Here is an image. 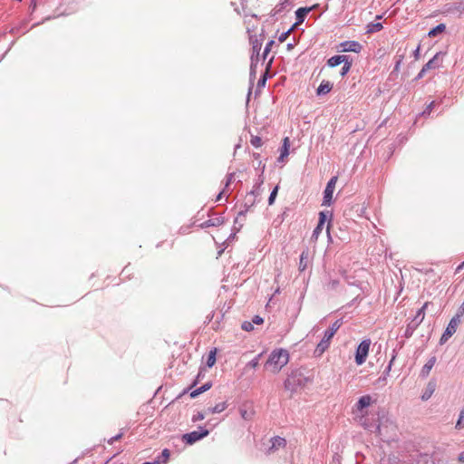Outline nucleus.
Returning a JSON list of instances; mask_svg holds the SVG:
<instances>
[{"label": "nucleus", "instance_id": "obj_43", "mask_svg": "<svg viewBox=\"0 0 464 464\" xmlns=\"http://www.w3.org/2000/svg\"><path fill=\"white\" fill-rule=\"evenodd\" d=\"M234 176H235L234 173H229V174L227 175V181H226V184H225V189L230 185V183L234 179Z\"/></svg>", "mask_w": 464, "mask_h": 464}, {"label": "nucleus", "instance_id": "obj_6", "mask_svg": "<svg viewBox=\"0 0 464 464\" xmlns=\"http://www.w3.org/2000/svg\"><path fill=\"white\" fill-rule=\"evenodd\" d=\"M209 434L208 430L206 428L199 426L198 430H194L188 433H186L182 436V440L187 444H193L199 440L207 437Z\"/></svg>", "mask_w": 464, "mask_h": 464}, {"label": "nucleus", "instance_id": "obj_23", "mask_svg": "<svg viewBox=\"0 0 464 464\" xmlns=\"http://www.w3.org/2000/svg\"><path fill=\"white\" fill-rule=\"evenodd\" d=\"M212 384L211 382H206L205 384H203L201 387L198 388V389H195L193 390L191 392H190V397L191 398H196L197 396H198L199 394L207 392L208 390H209L211 388Z\"/></svg>", "mask_w": 464, "mask_h": 464}, {"label": "nucleus", "instance_id": "obj_16", "mask_svg": "<svg viewBox=\"0 0 464 464\" xmlns=\"http://www.w3.org/2000/svg\"><path fill=\"white\" fill-rule=\"evenodd\" d=\"M435 390H436V382L433 381L429 382V383L427 384V387L425 389V392L421 395L422 401L429 400L431 397V395L434 393Z\"/></svg>", "mask_w": 464, "mask_h": 464}, {"label": "nucleus", "instance_id": "obj_28", "mask_svg": "<svg viewBox=\"0 0 464 464\" xmlns=\"http://www.w3.org/2000/svg\"><path fill=\"white\" fill-rule=\"evenodd\" d=\"M309 11H310V8H299V9H297V11L295 12L297 24H300V23L304 22V17L309 13Z\"/></svg>", "mask_w": 464, "mask_h": 464}, {"label": "nucleus", "instance_id": "obj_57", "mask_svg": "<svg viewBox=\"0 0 464 464\" xmlns=\"http://www.w3.org/2000/svg\"><path fill=\"white\" fill-rule=\"evenodd\" d=\"M377 19H381L382 18V15H377L376 17Z\"/></svg>", "mask_w": 464, "mask_h": 464}, {"label": "nucleus", "instance_id": "obj_50", "mask_svg": "<svg viewBox=\"0 0 464 464\" xmlns=\"http://www.w3.org/2000/svg\"><path fill=\"white\" fill-rule=\"evenodd\" d=\"M225 191H226V189L224 188V189H223V191H221V192L218 195L216 201H219V200L221 199L222 195L224 194V192H225Z\"/></svg>", "mask_w": 464, "mask_h": 464}, {"label": "nucleus", "instance_id": "obj_26", "mask_svg": "<svg viewBox=\"0 0 464 464\" xmlns=\"http://www.w3.org/2000/svg\"><path fill=\"white\" fill-rule=\"evenodd\" d=\"M383 28L382 24L381 23H370L366 26V33L372 34L376 32H380Z\"/></svg>", "mask_w": 464, "mask_h": 464}, {"label": "nucleus", "instance_id": "obj_54", "mask_svg": "<svg viewBox=\"0 0 464 464\" xmlns=\"http://www.w3.org/2000/svg\"><path fill=\"white\" fill-rule=\"evenodd\" d=\"M463 266H464V262H463L461 265H459V267L457 268V270L462 269Z\"/></svg>", "mask_w": 464, "mask_h": 464}, {"label": "nucleus", "instance_id": "obj_49", "mask_svg": "<svg viewBox=\"0 0 464 464\" xmlns=\"http://www.w3.org/2000/svg\"><path fill=\"white\" fill-rule=\"evenodd\" d=\"M458 460L464 463V450L459 454Z\"/></svg>", "mask_w": 464, "mask_h": 464}, {"label": "nucleus", "instance_id": "obj_40", "mask_svg": "<svg viewBox=\"0 0 464 464\" xmlns=\"http://www.w3.org/2000/svg\"><path fill=\"white\" fill-rule=\"evenodd\" d=\"M274 44V41H270L269 43H267V44L266 45L265 47V50H264V59H266V55L268 54V53L271 51V47L273 46Z\"/></svg>", "mask_w": 464, "mask_h": 464}, {"label": "nucleus", "instance_id": "obj_53", "mask_svg": "<svg viewBox=\"0 0 464 464\" xmlns=\"http://www.w3.org/2000/svg\"><path fill=\"white\" fill-rule=\"evenodd\" d=\"M253 157H254V159H255V160H259V158H260V154H259V153L255 152V153H253Z\"/></svg>", "mask_w": 464, "mask_h": 464}, {"label": "nucleus", "instance_id": "obj_37", "mask_svg": "<svg viewBox=\"0 0 464 464\" xmlns=\"http://www.w3.org/2000/svg\"><path fill=\"white\" fill-rule=\"evenodd\" d=\"M262 356V353H259L256 355L254 359H252L248 363L247 366L251 368H256L259 365V360Z\"/></svg>", "mask_w": 464, "mask_h": 464}, {"label": "nucleus", "instance_id": "obj_12", "mask_svg": "<svg viewBox=\"0 0 464 464\" xmlns=\"http://www.w3.org/2000/svg\"><path fill=\"white\" fill-rule=\"evenodd\" d=\"M436 361H437L436 356H431L428 360V362L423 365L422 369L420 370V377H421L423 379L427 378L429 376L431 369L435 365Z\"/></svg>", "mask_w": 464, "mask_h": 464}, {"label": "nucleus", "instance_id": "obj_9", "mask_svg": "<svg viewBox=\"0 0 464 464\" xmlns=\"http://www.w3.org/2000/svg\"><path fill=\"white\" fill-rule=\"evenodd\" d=\"M440 53H436L432 59H430L424 66L423 68L421 69V71L420 72L418 77L419 78H421L423 76V74L430 70V69H436V68H439L440 66Z\"/></svg>", "mask_w": 464, "mask_h": 464}, {"label": "nucleus", "instance_id": "obj_34", "mask_svg": "<svg viewBox=\"0 0 464 464\" xmlns=\"http://www.w3.org/2000/svg\"><path fill=\"white\" fill-rule=\"evenodd\" d=\"M278 185H276L274 189L271 191L270 193V196L268 198V205H273L275 200H276V195H277V192H278Z\"/></svg>", "mask_w": 464, "mask_h": 464}, {"label": "nucleus", "instance_id": "obj_46", "mask_svg": "<svg viewBox=\"0 0 464 464\" xmlns=\"http://www.w3.org/2000/svg\"><path fill=\"white\" fill-rule=\"evenodd\" d=\"M264 320L262 317H260L259 315H255L252 319V324H263Z\"/></svg>", "mask_w": 464, "mask_h": 464}, {"label": "nucleus", "instance_id": "obj_3", "mask_svg": "<svg viewBox=\"0 0 464 464\" xmlns=\"http://www.w3.org/2000/svg\"><path fill=\"white\" fill-rule=\"evenodd\" d=\"M342 324V319H338L334 321L332 324V325L324 332L323 339L320 341V343L317 344L314 350V353L317 356L322 355L329 348L331 339L334 337V335L336 334V332L339 330Z\"/></svg>", "mask_w": 464, "mask_h": 464}, {"label": "nucleus", "instance_id": "obj_51", "mask_svg": "<svg viewBox=\"0 0 464 464\" xmlns=\"http://www.w3.org/2000/svg\"><path fill=\"white\" fill-rule=\"evenodd\" d=\"M376 433L379 435V436H382V428H381V425H378L376 427Z\"/></svg>", "mask_w": 464, "mask_h": 464}, {"label": "nucleus", "instance_id": "obj_25", "mask_svg": "<svg viewBox=\"0 0 464 464\" xmlns=\"http://www.w3.org/2000/svg\"><path fill=\"white\" fill-rule=\"evenodd\" d=\"M339 285H340L339 279H334V278L329 277L324 284V287L328 291H334L338 288Z\"/></svg>", "mask_w": 464, "mask_h": 464}, {"label": "nucleus", "instance_id": "obj_55", "mask_svg": "<svg viewBox=\"0 0 464 464\" xmlns=\"http://www.w3.org/2000/svg\"><path fill=\"white\" fill-rule=\"evenodd\" d=\"M426 113L430 114V111H423V114H426Z\"/></svg>", "mask_w": 464, "mask_h": 464}, {"label": "nucleus", "instance_id": "obj_47", "mask_svg": "<svg viewBox=\"0 0 464 464\" xmlns=\"http://www.w3.org/2000/svg\"><path fill=\"white\" fill-rule=\"evenodd\" d=\"M260 47H261V44H259L258 42L254 43L253 49H254V52L256 53V54H258Z\"/></svg>", "mask_w": 464, "mask_h": 464}, {"label": "nucleus", "instance_id": "obj_21", "mask_svg": "<svg viewBox=\"0 0 464 464\" xmlns=\"http://www.w3.org/2000/svg\"><path fill=\"white\" fill-rule=\"evenodd\" d=\"M416 464H435L434 457L429 454H420Z\"/></svg>", "mask_w": 464, "mask_h": 464}, {"label": "nucleus", "instance_id": "obj_22", "mask_svg": "<svg viewBox=\"0 0 464 464\" xmlns=\"http://www.w3.org/2000/svg\"><path fill=\"white\" fill-rule=\"evenodd\" d=\"M420 324H417L416 322H414L413 320H411L406 326V329H405V332H404V336L406 338H410L412 336L413 333L415 332V330L418 328Z\"/></svg>", "mask_w": 464, "mask_h": 464}, {"label": "nucleus", "instance_id": "obj_15", "mask_svg": "<svg viewBox=\"0 0 464 464\" xmlns=\"http://www.w3.org/2000/svg\"><path fill=\"white\" fill-rule=\"evenodd\" d=\"M255 198L256 197L249 196V194L246 195L245 198L244 209L238 212L239 217H246V214L249 208L255 205Z\"/></svg>", "mask_w": 464, "mask_h": 464}, {"label": "nucleus", "instance_id": "obj_14", "mask_svg": "<svg viewBox=\"0 0 464 464\" xmlns=\"http://www.w3.org/2000/svg\"><path fill=\"white\" fill-rule=\"evenodd\" d=\"M308 262H309V249L306 248V249L303 250L300 255V260H299V266H298L299 271H301V272L304 271L308 266Z\"/></svg>", "mask_w": 464, "mask_h": 464}, {"label": "nucleus", "instance_id": "obj_36", "mask_svg": "<svg viewBox=\"0 0 464 464\" xmlns=\"http://www.w3.org/2000/svg\"><path fill=\"white\" fill-rule=\"evenodd\" d=\"M169 458V450L168 449H164L161 452V455L158 457L157 460H160L162 463H166Z\"/></svg>", "mask_w": 464, "mask_h": 464}, {"label": "nucleus", "instance_id": "obj_4", "mask_svg": "<svg viewBox=\"0 0 464 464\" xmlns=\"http://www.w3.org/2000/svg\"><path fill=\"white\" fill-rule=\"evenodd\" d=\"M341 63H344L341 72V75L344 76L350 71L352 66V61L349 60L347 55H335L327 61V64L330 67H335Z\"/></svg>", "mask_w": 464, "mask_h": 464}, {"label": "nucleus", "instance_id": "obj_41", "mask_svg": "<svg viewBox=\"0 0 464 464\" xmlns=\"http://www.w3.org/2000/svg\"><path fill=\"white\" fill-rule=\"evenodd\" d=\"M323 227L324 226H320V224H318L316 226V227L314 229L313 231V235H312V237H314V238H317L318 235L322 232L323 230Z\"/></svg>", "mask_w": 464, "mask_h": 464}, {"label": "nucleus", "instance_id": "obj_13", "mask_svg": "<svg viewBox=\"0 0 464 464\" xmlns=\"http://www.w3.org/2000/svg\"><path fill=\"white\" fill-rule=\"evenodd\" d=\"M289 147H290V140L288 137H285L283 140V145L280 149V155L277 158L278 162H284L285 159L289 155Z\"/></svg>", "mask_w": 464, "mask_h": 464}, {"label": "nucleus", "instance_id": "obj_29", "mask_svg": "<svg viewBox=\"0 0 464 464\" xmlns=\"http://www.w3.org/2000/svg\"><path fill=\"white\" fill-rule=\"evenodd\" d=\"M285 444H286V441L284 438L275 437L272 439L271 450H273L275 448L285 447Z\"/></svg>", "mask_w": 464, "mask_h": 464}, {"label": "nucleus", "instance_id": "obj_35", "mask_svg": "<svg viewBox=\"0 0 464 464\" xmlns=\"http://www.w3.org/2000/svg\"><path fill=\"white\" fill-rule=\"evenodd\" d=\"M244 218H245V217H239L238 215L236 218L234 223H235V229L237 232H238L242 228V227L244 225Z\"/></svg>", "mask_w": 464, "mask_h": 464}, {"label": "nucleus", "instance_id": "obj_24", "mask_svg": "<svg viewBox=\"0 0 464 464\" xmlns=\"http://www.w3.org/2000/svg\"><path fill=\"white\" fill-rule=\"evenodd\" d=\"M227 408V401H222V402L217 403L212 408H208V413H212V414H214V413H220V412L224 411Z\"/></svg>", "mask_w": 464, "mask_h": 464}, {"label": "nucleus", "instance_id": "obj_19", "mask_svg": "<svg viewBox=\"0 0 464 464\" xmlns=\"http://www.w3.org/2000/svg\"><path fill=\"white\" fill-rule=\"evenodd\" d=\"M430 304L429 302H426L416 313L415 316L412 318L414 322L420 324L424 319L425 316V310Z\"/></svg>", "mask_w": 464, "mask_h": 464}, {"label": "nucleus", "instance_id": "obj_42", "mask_svg": "<svg viewBox=\"0 0 464 464\" xmlns=\"http://www.w3.org/2000/svg\"><path fill=\"white\" fill-rule=\"evenodd\" d=\"M394 360V357L390 361L388 366L386 367V369L384 370L383 372V380L386 379V377L390 374V372H391V369H392V362Z\"/></svg>", "mask_w": 464, "mask_h": 464}, {"label": "nucleus", "instance_id": "obj_27", "mask_svg": "<svg viewBox=\"0 0 464 464\" xmlns=\"http://www.w3.org/2000/svg\"><path fill=\"white\" fill-rule=\"evenodd\" d=\"M264 180H263V178H262V174L259 176V179L258 181L254 185V188L253 189L248 193L249 196H252V197H257L260 195V188H261V185L263 184Z\"/></svg>", "mask_w": 464, "mask_h": 464}, {"label": "nucleus", "instance_id": "obj_33", "mask_svg": "<svg viewBox=\"0 0 464 464\" xmlns=\"http://www.w3.org/2000/svg\"><path fill=\"white\" fill-rule=\"evenodd\" d=\"M250 143L255 148H259L262 145V140L259 136L251 134Z\"/></svg>", "mask_w": 464, "mask_h": 464}, {"label": "nucleus", "instance_id": "obj_44", "mask_svg": "<svg viewBox=\"0 0 464 464\" xmlns=\"http://www.w3.org/2000/svg\"><path fill=\"white\" fill-rule=\"evenodd\" d=\"M123 436V432H120L119 434L115 435L114 437L111 438L108 442L110 444H113L115 441L119 440L120 439H121V437Z\"/></svg>", "mask_w": 464, "mask_h": 464}, {"label": "nucleus", "instance_id": "obj_2", "mask_svg": "<svg viewBox=\"0 0 464 464\" xmlns=\"http://www.w3.org/2000/svg\"><path fill=\"white\" fill-rule=\"evenodd\" d=\"M309 382V379L304 376L302 371L296 369L288 374L284 382V387L291 393L295 392L299 388H303Z\"/></svg>", "mask_w": 464, "mask_h": 464}, {"label": "nucleus", "instance_id": "obj_8", "mask_svg": "<svg viewBox=\"0 0 464 464\" xmlns=\"http://www.w3.org/2000/svg\"><path fill=\"white\" fill-rule=\"evenodd\" d=\"M339 48L341 52L360 53L362 45L357 41H345L340 44Z\"/></svg>", "mask_w": 464, "mask_h": 464}, {"label": "nucleus", "instance_id": "obj_31", "mask_svg": "<svg viewBox=\"0 0 464 464\" xmlns=\"http://www.w3.org/2000/svg\"><path fill=\"white\" fill-rule=\"evenodd\" d=\"M216 362V349L211 350L208 355L206 364L212 367Z\"/></svg>", "mask_w": 464, "mask_h": 464}, {"label": "nucleus", "instance_id": "obj_5", "mask_svg": "<svg viewBox=\"0 0 464 464\" xmlns=\"http://www.w3.org/2000/svg\"><path fill=\"white\" fill-rule=\"evenodd\" d=\"M371 346V340H362L357 346L355 353V362L357 365H362L365 361L369 353Z\"/></svg>", "mask_w": 464, "mask_h": 464}, {"label": "nucleus", "instance_id": "obj_32", "mask_svg": "<svg viewBox=\"0 0 464 464\" xmlns=\"http://www.w3.org/2000/svg\"><path fill=\"white\" fill-rule=\"evenodd\" d=\"M455 428L457 430H462L464 428V407L459 411Z\"/></svg>", "mask_w": 464, "mask_h": 464}, {"label": "nucleus", "instance_id": "obj_1", "mask_svg": "<svg viewBox=\"0 0 464 464\" xmlns=\"http://www.w3.org/2000/svg\"><path fill=\"white\" fill-rule=\"evenodd\" d=\"M289 362V353L287 350L279 348L275 349L270 353L265 366L270 368L274 373H277Z\"/></svg>", "mask_w": 464, "mask_h": 464}, {"label": "nucleus", "instance_id": "obj_30", "mask_svg": "<svg viewBox=\"0 0 464 464\" xmlns=\"http://www.w3.org/2000/svg\"><path fill=\"white\" fill-rule=\"evenodd\" d=\"M445 28H446V26H445V24H438L436 27H434L433 29H431V30L429 32L428 35H429L430 37H435L438 34H440V33L444 32V31H445Z\"/></svg>", "mask_w": 464, "mask_h": 464}, {"label": "nucleus", "instance_id": "obj_10", "mask_svg": "<svg viewBox=\"0 0 464 464\" xmlns=\"http://www.w3.org/2000/svg\"><path fill=\"white\" fill-rule=\"evenodd\" d=\"M459 323H460V320L458 319V317H453L450 321L445 332L443 333V334L441 336V339H440L441 343L443 342L444 339L450 337L452 334H454L456 333L457 327Z\"/></svg>", "mask_w": 464, "mask_h": 464}, {"label": "nucleus", "instance_id": "obj_11", "mask_svg": "<svg viewBox=\"0 0 464 464\" xmlns=\"http://www.w3.org/2000/svg\"><path fill=\"white\" fill-rule=\"evenodd\" d=\"M225 223V218L223 216H218L215 218H211L205 222L201 223L199 227L201 228H206L209 227H219Z\"/></svg>", "mask_w": 464, "mask_h": 464}, {"label": "nucleus", "instance_id": "obj_45", "mask_svg": "<svg viewBox=\"0 0 464 464\" xmlns=\"http://www.w3.org/2000/svg\"><path fill=\"white\" fill-rule=\"evenodd\" d=\"M325 219H326V214L323 211H321L319 213V222L318 224H320V226H324V222H325Z\"/></svg>", "mask_w": 464, "mask_h": 464}, {"label": "nucleus", "instance_id": "obj_17", "mask_svg": "<svg viewBox=\"0 0 464 464\" xmlns=\"http://www.w3.org/2000/svg\"><path fill=\"white\" fill-rule=\"evenodd\" d=\"M333 83L329 81H323L316 90L318 95L326 94L331 92Z\"/></svg>", "mask_w": 464, "mask_h": 464}, {"label": "nucleus", "instance_id": "obj_52", "mask_svg": "<svg viewBox=\"0 0 464 464\" xmlns=\"http://www.w3.org/2000/svg\"><path fill=\"white\" fill-rule=\"evenodd\" d=\"M160 460H154L152 462H144L142 464H160Z\"/></svg>", "mask_w": 464, "mask_h": 464}, {"label": "nucleus", "instance_id": "obj_18", "mask_svg": "<svg viewBox=\"0 0 464 464\" xmlns=\"http://www.w3.org/2000/svg\"><path fill=\"white\" fill-rule=\"evenodd\" d=\"M371 403H372V397L370 395H363L358 400V401L356 403L357 410L362 411L364 408H367L368 406H370Z\"/></svg>", "mask_w": 464, "mask_h": 464}, {"label": "nucleus", "instance_id": "obj_39", "mask_svg": "<svg viewBox=\"0 0 464 464\" xmlns=\"http://www.w3.org/2000/svg\"><path fill=\"white\" fill-rule=\"evenodd\" d=\"M241 328H242L244 331L250 332V331H252V330L254 329V326H253L252 322L245 321V322L242 324Z\"/></svg>", "mask_w": 464, "mask_h": 464}, {"label": "nucleus", "instance_id": "obj_7", "mask_svg": "<svg viewBox=\"0 0 464 464\" xmlns=\"http://www.w3.org/2000/svg\"><path fill=\"white\" fill-rule=\"evenodd\" d=\"M337 179L338 178L336 176H334L327 182L326 187L324 191V198H323V205L324 206H330L332 204L333 194L334 191L335 184L337 182Z\"/></svg>", "mask_w": 464, "mask_h": 464}, {"label": "nucleus", "instance_id": "obj_20", "mask_svg": "<svg viewBox=\"0 0 464 464\" xmlns=\"http://www.w3.org/2000/svg\"><path fill=\"white\" fill-rule=\"evenodd\" d=\"M239 413L242 419L245 420H250L254 415V411L251 408H247L246 405H243L239 408Z\"/></svg>", "mask_w": 464, "mask_h": 464}, {"label": "nucleus", "instance_id": "obj_38", "mask_svg": "<svg viewBox=\"0 0 464 464\" xmlns=\"http://www.w3.org/2000/svg\"><path fill=\"white\" fill-rule=\"evenodd\" d=\"M205 419V414L203 412L198 411L191 418L192 422H197Z\"/></svg>", "mask_w": 464, "mask_h": 464}, {"label": "nucleus", "instance_id": "obj_48", "mask_svg": "<svg viewBox=\"0 0 464 464\" xmlns=\"http://www.w3.org/2000/svg\"><path fill=\"white\" fill-rule=\"evenodd\" d=\"M289 33H290V31L286 32L285 34H281V36L279 37V41H280L281 43H283L284 41H285V39H286L287 35L289 34Z\"/></svg>", "mask_w": 464, "mask_h": 464}, {"label": "nucleus", "instance_id": "obj_56", "mask_svg": "<svg viewBox=\"0 0 464 464\" xmlns=\"http://www.w3.org/2000/svg\"><path fill=\"white\" fill-rule=\"evenodd\" d=\"M434 105V102H431L430 104L429 105V107H431Z\"/></svg>", "mask_w": 464, "mask_h": 464}]
</instances>
